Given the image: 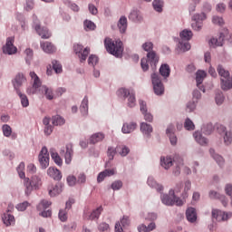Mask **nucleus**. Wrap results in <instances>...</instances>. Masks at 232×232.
I'll list each match as a JSON object with an SVG mask.
<instances>
[{
	"instance_id": "f257e3e1",
	"label": "nucleus",
	"mask_w": 232,
	"mask_h": 232,
	"mask_svg": "<svg viewBox=\"0 0 232 232\" xmlns=\"http://www.w3.org/2000/svg\"><path fill=\"white\" fill-rule=\"evenodd\" d=\"M173 162L175 164V168L173 169V175H175V177H179V175H180V169H182V168L183 172L186 173V175H189L191 173V169L184 166V159L179 155H175L173 159L169 157L161 158L160 165L165 169H169L171 166H173Z\"/></svg>"
},
{
	"instance_id": "f03ea898",
	"label": "nucleus",
	"mask_w": 232,
	"mask_h": 232,
	"mask_svg": "<svg viewBox=\"0 0 232 232\" xmlns=\"http://www.w3.org/2000/svg\"><path fill=\"white\" fill-rule=\"evenodd\" d=\"M23 183L25 195L30 197L34 189H41V187L43 186V179H41L38 175H34L31 179L24 178Z\"/></svg>"
},
{
	"instance_id": "7ed1b4c3",
	"label": "nucleus",
	"mask_w": 232,
	"mask_h": 232,
	"mask_svg": "<svg viewBox=\"0 0 232 232\" xmlns=\"http://www.w3.org/2000/svg\"><path fill=\"white\" fill-rule=\"evenodd\" d=\"M104 46L107 52L115 57H121L122 52H124L122 42L121 40L113 41L111 38H105Z\"/></svg>"
},
{
	"instance_id": "20e7f679",
	"label": "nucleus",
	"mask_w": 232,
	"mask_h": 232,
	"mask_svg": "<svg viewBox=\"0 0 232 232\" xmlns=\"http://www.w3.org/2000/svg\"><path fill=\"white\" fill-rule=\"evenodd\" d=\"M218 73L221 77V88L227 91L232 88V78L229 76V71H226L222 65L218 66Z\"/></svg>"
},
{
	"instance_id": "39448f33",
	"label": "nucleus",
	"mask_w": 232,
	"mask_h": 232,
	"mask_svg": "<svg viewBox=\"0 0 232 232\" xmlns=\"http://www.w3.org/2000/svg\"><path fill=\"white\" fill-rule=\"evenodd\" d=\"M117 93L118 97L121 99H127V106L129 108H135L137 100L135 99V93L133 92H130V90L126 88H121Z\"/></svg>"
},
{
	"instance_id": "423d86ee",
	"label": "nucleus",
	"mask_w": 232,
	"mask_h": 232,
	"mask_svg": "<svg viewBox=\"0 0 232 232\" xmlns=\"http://www.w3.org/2000/svg\"><path fill=\"white\" fill-rule=\"evenodd\" d=\"M33 28H34L35 32L42 37V39H50V37H52V34L48 31V28L41 27V23L39 22L37 15L33 16Z\"/></svg>"
},
{
	"instance_id": "0eeeda50",
	"label": "nucleus",
	"mask_w": 232,
	"mask_h": 232,
	"mask_svg": "<svg viewBox=\"0 0 232 232\" xmlns=\"http://www.w3.org/2000/svg\"><path fill=\"white\" fill-rule=\"evenodd\" d=\"M153 90L156 95H163L164 94V84H162V81L160 80V76L157 73H153L151 75Z\"/></svg>"
},
{
	"instance_id": "6e6552de",
	"label": "nucleus",
	"mask_w": 232,
	"mask_h": 232,
	"mask_svg": "<svg viewBox=\"0 0 232 232\" xmlns=\"http://www.w3.org/2000/svg\"><path fill=\"white\" fill-rule=\"evenodd\" d=\"M38 160L42 169H46V168L50 166V154L48 153V149H46V147L42 148L38 155Z\"/></svg>"
},
{
	"instance_id": "1a4fd4ad",
	"label": "nucleus",
	"mask_w": 232,
	"mask_h": 232,
	"mask_svg": "<svg viewBox=\"0 0 232 232\" xmlns=\"http://www.w3.org/2000/svg\"><path fill=\"white\" fill-rule=\"evenodd\" d=\"M161 201L165 206H182L184 204V201L180 198L176 197L174 193L172 196L163 195Z\"/></svg>"
},
{
	"instance_id": "9d476101",
	"label": "nucleus",
	"mask_w": 232,
	"mask_h": 232,
	"mask_svg": "<svg viewBox=\"0 0 232 232\" xmlns=\"http://www.w3.org/2000/svg\"><path fill=\"white\" fill-rule=\"evenodd\" d=\"M30 77L33 81V86L27 89L28 95H34L37 93V90L41 88V80L34 72H30Z\"/></svg>"
},
{
	"instance_id": "9b49d317",
	"label": "nucleus",
	"mask_w": 232,
	"mask_h": 232,
	"mask_svg": "<svg viewBox=\"0 0 232 232\" xmlns=\"http://www.w3.org/2000/svg\"><path fill=\"white\" fill-rule=\"evenodd\" d=\"M82 48V45L79 44L73 45L74 53L78 55L81 63H84L88 55H90V47H86L84 50Z\"/></svg>"
},
{
	"instance_id": "f8f14e48",
	"label": "nucleus",
	"mask_w": 232,
	"mask_h": 232,
	"mask_svg": "<svg viewBox=\"0 0 232 232\" xmlns=\"http://www.w3.org/2000/svg\"><path fill=\"white\" fill-rule=\"evenodd\" d=\"M101 213H102V208L99 207L92 211L85 210L83 213L84 220H99V217H101Z\"/></svg>"
},
{
	"instance_id": "ddd939ff",
	"label": "nucleus",
	"mask_w": 232,
	"mask_h": 232,
	"mask_svg": "<svg viewBox=\"0 0 232 232\" xmlns=\"http://www.w3.org/2000/svg\"><path fill=\"white\" fill-rule=\"evenodd\" d=\"M212 217L216 218L218 222H226V220H229V218H231L232 213L224 212L218 209H213Z\"/></svg>"
},
{
	"instance_id": "4468645a",
	"label": "nucleus",
	"mask_w": 232,
	"mask_h": 232,
	"mask_svg": "<svg viewBox=\"0 0 232 232\" xmlns=\"http://www.w3.org/2000/svg\"><path fill=\"white\" fill-rule=\"evenodd\" d=\"M204 19H206V14L204 13L194 14L192 16V21H194V23L191 24L193 30H196V32L202 30V21H204Z\"/></svg>"
},
{
	"instance_id": "2eb2a0df",
	"label": "nucleus",
	"mask_w": 232,
	"mask_h": 232,
	"mask_svg": "<svg viewBox=\"0 0 232 232\" xmlns=\"http://www.w3.org/2000/svg\"><path fill=\"white\" fill-rule=\"evenodd\" d=\"M14 37H8L6 39V44L3 47L4 53H7L8 55H14V53H17V47L14 45Z\"/></svg>"
},
{
	"instance_id": "dca6fc26",
	"label": "nucleus",
	"mask_w": 232,
	"mask_h": 232,
	"mask_svg": "<svg viewBox=\"0 0 232 232\" xmlns=\"http://www.w3.org/2000/svg\"><path fill=\"white\" fill-rule=\"evenodd\" d=\"M218 132L219 135H223L224 137V143L226 146H229L232 142V134L231 131H226V128L224 125H218Z\"/></svg>"
},
{
	"instance_id": "f3484780",
	"label": "nucleus",
	"mask_w": 232,
	"mask_h": 232,
	"mask_svg": "<svg viewBox=\"0 0 232 232\" xmlns=\"http://www.w3.org/2000/svg\"><path fill=\"white\" fill-rule=\"evenodd\" d=\"M61 153H65L64 154L65 164H71L72 157H73V145H72V143H68L65 146V150H61Z\"/></svg>"
},
{
	"instance_id": "a211bd4d",
	"label": "nucleus",
	"mask_w": 232,
	"mask_h": 232,
	"mask_svg": "<svg viewBox=\"0 0 232 232\" xmlns=\"http://www.w3.org/2000/svg\"><path fill=\"white\" fill-rule=\"evenodd\" d=\"M227 34H229L227 29H224V33H220L218 38L210 39V46H222V44H224V39H226V35H227Z\"/></svg>"
},
{
	"instance_id": "6ab92c4d",
	"label": "nucleus",
	"mask_w": 232,
	"mask_h": 232,
	"mask_svg": "<svg viewBox=\"0 0 232 232\" xmlns=\"http://www.w3.org/2000/svg\"><path fill=\"white\" fill-rule=\"evenodd\" d=\"M204 79H206V72L198 71L196 72V82H197L198 88H199V90H201V92H206V89H204V87L202 86V82H204Z\"/></svg>"
},
{
	"instance_id": "aec40b11",
	"label": "nucleus",
	"mask_w": 232,
	"mask_h": 232,
	"mask_svg": "<svg viewBox=\"0 0 232 232\" xmlns=\"http://www.w3.org/2000/svg\"><path fill=\"white\" fill-rule=\"evenodd\" d=\"M47 175L54 180H61L63 179V174H61V170H59L55 167H50L47 169Z\"/></svg>"
},
{
	"instance_id": "412c9836",
	"label": "nucleus",
	"mask_w": 232,
	"mask_h": 232,
	"mask_svg": "<svg viewBox=\"0 0 232 232\" xmlns=\"http://www.w3.org/2000/svg\"><path fill=\"white\" fill-rule=\"evenodd\" d=\"M50 197H55L63 192V184L51 185L48 188Z\"/></svg>"
},
{
	"instance_id": "4be33fe9",
	"label": "nucleus",
	"mask_w": 232,
	"mask_h": 232,
	"mask_svg": "<svg viewBox=\"0 0 232 232\" xmlns=\"http://www.w3.org/2000/svg\"><path fill=\"white\" fill-rule=\"evenodd\" d=\"M23 82H26V78L24 77V74L18 73L14 80L13 81V85L14 90L16 91L17 93V90H19V88H21V86H23Z\"/></svg>"
},
{
	"instance_id": "5701e85b",
	"label": "nucleus",
	"mask_w": 232,
	"mask_h": 232,
	"mask_svg": "<svg viewBox=\"0 0 232 232\" xmlns=\"http://www.w3.org/2000/svg\"><path fill=\"white\" fill-rule=\"evenodd\" d=\"M173 131H175V127L169 125L167 128L166 133L169 136L170 144H172V146H175L177 144V136H175V133Z\"/></svg>"
},
{
	"instance_id": "b1692460",
	"label": "nucleus",
	"mask_w": 232,
	"mask_h": 232,
	"mask_svg": "<svg viewBox=\"0 0 232 232\" xmlns=\"http://www.w3.org/2000/svg\"><path fill=\"white\" fill-rule=\"evenodd\" d=\"M186 217L188 222L192 224L197 222V210L193 208H188L186 211Z\"/></svg>"
},
{
	"instance_id": "393cba45",
	"label": "nucleus",
	"mask_w": 232,
	"mask_h": 232,
	"mask_svg": "<svg viewBox=\"0 0 232 232\" xmlns=\"http://www.w3.org/2000/svg\"><path fill=\"white\" fill-rule=\"evenodd\" d=\"M147 59L148 61H150V66L152 68H156L157 63H159V56L157 55V53L153 51L149 52L147 54Z\"/></svg>"
},
{
	"instance_id": "a878e982",
	"label": "nucleus",
	"mask_w": 232,
	"mask_h": 232,
	"mask_svg": "<svg viewBox=\"0 0 232 232\" xmlns=\"http://www.w3.org/2000/svg\"><path fill=\"white\" fill-rule=\"evenodd\" d=\"M118 28L121 34H124L128 28V18L121 16L118 22Z\"/></svg>"
},
{
	"instance_id": "bb28decb",
	"label": "nucleus",
	"mask_w": 232,
	"mask_h": 232,
	"mask_svg": "<svg viewBox=\"0 0 232 232\" xmlns=\"http://www.w3.org/2000/svg\"><path fill=\"white\" fill-rule=\"evenodd\" d=\"M41 48L45 52V53H53L55 52V46L50 42L41 43Z\"/></svg>"
},
{
	"instance_id": "cd10ccee",
	"label": "nucleus",
	"mask_w": 232,
	"mask_h": 232,
	"mask_svg": "<svg viewBox=\"0 0 232 232\" xmlns=\"http://www.w3.org/2000/svg\"><path fill=\"white\" fill-rule=\"evenodd\" d=\"M115 173V169H105L98 175L97 180L98 182H102L106 177H111Z\"/></svg>"
},
{
	"instance_id": "c85d7f7f",
	"label": "nucleus",
	"mask_w": 232,
	"mask_h": 232,
	"mask_svg": "<svg viewBox=\"0 0 232 232\" xmlns=\"http://www.w3.org/2000/svg\"><path fill=\"white\" fill-rule=\"evenodd\" d=\"M160 73L161 77H164V79L169 77V73H171V69L169 68V65L168 63L161 64L160 68Z\"/></svg>"
},
{
	"instance_id": "c756f323",
	"label": "nucleus",
	"mask_w": 232,
	"mask_h": 232,
	"mask_svg": "<svg viewBox=\"0 0 232 232\" xmlns=\"http://www.w3.org/2000/svg\"><path fill=\"white\" fill-rule=\"evenodd\" d=\"M209 198H218L219 200H221V203L223 204V206L225 208H226V206H227V199L226 198V197L219 195L218 192H217V191L211 190L209 192Z\"/></svg>"
},
{
	"instance_id": "7c9ffc66",
	"label": "nucleus",
	"mask_w": 232,
	"mask_h": 232,
	"mask_svg": "<svg viewBox=\"0 0 232 232\" xmlns=\"http://www.w3.org/2000/svg\"><path fill=\"white\" fill-rule=\"evenodd\" d=\"M2 219L5 226H14L15 224V218L8 213L4 214Z\"/></svg>"
},
{
	"instance_id": "2f4dec72",
	"label": "nucleus",
	"mask_w": 232,
	"mask_h": 232,
	"mask_svg": "<svg viewBox=\"0 0 232 232\" xmlns=\"http://www.w3.org/2000/svg\"><path fill=\"white\" fill-rule=\"evenodd\" d=\"M193 137L198 144L201 146H206L208 144V139L202 136V134L198 131L194 132Z\"/></svg>"
},
{
	"instance_id": "473e14b6",
	"label": "nucleus",
	"mask_w": 232,
	"mask_h": 232,
	"mask_svg": "<svg viewBox=\"0 0 232 232\" xmlns=\"http://www.w3.org/2000/svg\"><path fill=\"white\" fill-rule=\"evenodd\" d=\"M102 140H104V134L101 132L92 134L90 137V144H97V142H101Z\"/></svg>"
},
{
	"instance_id": "72a5a7b5",
	"label": "nucleus",
	"mask_w": 232,
	"mask_h": 232,
	"mask_svg": "<svg viewBox=\"0 0 232 232\" xmlns=\"http://www.w3.org/2000/svg\"><path fill=\"white\" fill-rule=\"evenodd\" d=\"M137 128V123L130 122V123H125L122 126L121 131L122 133H131Z\"/></svg>"
},
{
	"instance_id": "f704fd0d",
	"label": "nucleus",
	"mask_w": 232,
	"mask_h": 232,
	"mask_svg": "<svg viewBox=\"0 0 232 232\" xmlns=\"http://www.w3.org/2000/svg\"><path fill=\"white\" fill-rule=\"evenodd\" d=\"M17 95L20 97L21 104L24 108H28L30 106V102L28 101V97L25 94L21 92V90H17Z\"/></svg>"
},
{
	"instance_id": "c9c22d12",
	"label": "nucleus",
	"mask_w": 232,
	"mask_h": 232,
	"mask_svg": "<svg viewBox=\"0 0 232 232\" xmlns=\"http://www.w3.org/2000/svg\"><path fill=\"white\" fill-rule=\"evenodd\" d=\"M147 184L150 187V188H157V191H162V189H164V188L162 187V185L158 184L157 181H155V179H153V178H149Z\"/></svg>"
},
{
	"instance_id": "e433bc0d",
	"label": "nucleus",
	"mask_w": 232,
	"mask_h": 232,
	"mask_svg": "<svg viewBox=\"0 0 232 232\" xmlns=\"http://www.w3.org/2000/svg\"><path fill=\"white\" fill-rule=\"evenodd\" d=\"M140 131H142L144 135H150V133L153 131V127L146 122H142L140 124Z\"/></svg>"
},
{
	"instance_id": "4c0bfd02",
	"label": "nucleus",
	"mask_w": 232,
	"mask_h": 232,
	"mask_svg": "<svg viewBox=\"0 0 232 232\" xmlns=\"http://www.w3.org/2000/svg\"><path fill=\"white\" fill-rule=\"evenodd\" d=\"M130 21H133L134 23H138V21H140L142 17L140 16V13L137 10H133L130 12L129 15Z\"/></svg>"
},
{
	"instance_id": "58836bf2",
	"label": "nucleus",
	"mask_w": 232,
	"mask_h": 232,
	"mask_svg": "<svg viewBox=\"0 0 232 232\" xmlns=\"http://www.w3.org/2000/svg\"><path fill=\"white\" fill-rule=\"evenodd\" d=\"M179 36L181 37L182 41H189L191 40V37H193V32L185 29L179 34Z\"/></svg>"
},
{
	"instance_id": "ea45409f",
	"label": "nucleus",
	"mask_w": 232,
	"mask_h": 232,
	"mask_svg": "<svg viewBox=\"0 0 232 232\" xmlns=\"http://www.w3.org/2000/svg\"><path fill=\"white\" fill-rule=\"evenodd\" d=\"M80 111L82 115H88V97H84L80 106Z\"/></svg>"
},
{
	"instance_id": "a19ab883",
	"label": "nucleus",
	"mask_w": 232,
	"mask_h": 232,
	"mask_svg": "<svg viewBox=\"0 0 232 232\" xmlns=\"http://www.w3.org/2000/svg\"><path fill=\"white\" fill-rule=\"evenodd\" d=\"M209 152L212 155L213 159L216 160V162L218 164V166H224V158H222V156L215 154V150L213 149H210Z\"/></svg>"
},
{
	"instance_id": "79ce46f5",
	"label": "nucleus",
	"mask_w": 232,
	"mask_h": 232,
	"mask_svg": "<svg viewBox=\"0 0 232 232\" xmlns=\"http://www.w3.org/2000/svg\"><path fill=\"white\" fill-rule=\"evenodd\" d=\"M156 226L155 223H150L148 227H146V225L142 224L140 227H138V230L140 232H150L153 231V229H155Z\"/></svg>"
},
{
	"instance_id": "37998d69",
	"label": "nucleus",
	"mask_w": 232,
	"mask_h": 232,
	"mask_svg": "<svg viewBox=\"0 0 232 232\" xmlns=\"http://www.w3.org/2000/svg\"><path fill=\"white\" fill-rule=\"evenodd\" d=\"M52 122H53V126H63V124H64V122H66V121L64 120V118H63L59 115H56V116H53Z\"/></svg>"
},
{
	"instance_id": "c03bdc74",
	"label": "nucleus",
	"mask_w": 232,
	"mask_h": 232,
	"mask_svg": "<svg viewBox=\"0 0 232 232\" xmlns=\"http://www.w3.org/2000/svg\"><path fill=\"white\" fill-rule=\"evenodd\" d=\"M24 59L27 64H30V63H32V59H34V50H32L31 48H27L24 51Z\"/></svg>"
},
{
	"instance_id": "a18cd8bd",
	"label": "nucleus",
	"mask_w": 232,
	"mask_h": 232,
	"mask_svg": "<svg viewBox=\"0 0 232 232\" xmlns=\"http://www.w3.org/2000/svg\"><path fill=\"white\" fill-rule=\"evenodd\" d=\"M42 91L44 92V95H45L46 99H48V101L53 100V97H54L53 90H52L51 88H48L46 86H43Z\"/></svg>"
},
{
	"instance_id": "49530a36",
	"label": "nucleus",
	"mask_w": 232,
	"mask_h": 232,
	"mask_svg": "<svg viewBox=\"0 0 232 232\" xmlns=\"http://www.w3.org/2000/svg\"><path fill=\"white\" fill-rule=\"evenodd\" d=\"M52 206V202L46 200V199H43L40 204L37 206V210L38 211H42V209H46L49 207Z\"/></svg>"
},
{
	"instance_id": "de8ad7c7",
	"label": "nucleus",
	"mask_w": 232,
	"mask_h": 232,
	"mask_svg": "<svg viewBox=\"0 0 232 232\" xmlns=\"http://www.w3.org/2000/svg\"><path fill=\"white\" fill-rule=\"evenodd\" d=\"M154 10L156 12H162V7L164 6V2L161 0H154L152 3Z\"/></svg>"
},
{
	"instance_id": "09e8293b",
	"label": "nucleus",
	"mask_w": 232,
	"mask_h": 232,
	"mask_svg": "<svg viewBox=\"0 0 232 232\" xmlns=\"http://www.w3.org/2000/svg\"><path fill=\"white\" fill-rule=\"evenodd\" d=\"M61 222H66L68 220V210L66 208L61 209L58 214Z\"/></svg>"
},
{
	"instance_id": "8fccbe9b",
	"label": "nucleus",
	"mask_w": 232,
	"mask_h": 232,
	"mask_svg": "<svg viewBox=\"0 0 232 232\" xmlns=\"http://www.w3.org/2000/svg\"><path fill=\"white\" fill-rule=\"evenodd\" d=\"M51 157L57 166H63V159H61L57 152H51Z\"/></svg>"
},
{
	"instance_id": "3c124183",
	"label": "nucleus",
	"mask_w": 232,
	"mask_h": 232,
	"mask_svg": "<svg viewBox=\"0 0 232 232\" xmlns=\"http://www.w3.org/2000/svg\"><path fill=\"white\" fill-rule=\"evenodd\" d=\"M16 169L20 179H24H24H26V175L24 174V162H21Z\"/></svg>"
},
{
	"instance_id": "603ef678",
	"label": "nucleus",
	"mask_w": 232,
	"mask_h": 232,
	"mask_svg": "<svg viewBox=\"0 0 232 232\" xmlns=\"http://www.w3.org/2000/svg\"><path fill=\"white\" fill-rule=\"evenodd\" d=\"M52 64H53V69L54 70L55 73L63 72V65H61L57 60H53L52 62Z\"/></svg>"
},
{
	"instance_id": "864d4df0",
	"label": "nucleus",
	"mask_w": 232,
	"mask_h": 232,
	"mask_svg": "<svg viewBox=\"0 0 232 232\" xmlns=\"http://www.w3.org/2000/svg\"><path fill=\"white\" fill-rule=\"evenodd\" d=\"M184 128L187 129L188 131H191L195 130V123H193V121H190L189 118H187L184 123Z\"/></svg>"
},
{
	"instance_id": "5fc2aeb1",
	"label": "nucleus",
	"mask_w": 232,
	"mask_h": 232,
	"mask_svg": "<svg viewBox=\"0 0 232 232\" xmlns=\"http://www.w3.org/2000/svg\"><path fill=\"white\" fill-rule=\"evenodd\" d=\"M117 151H119V153H120V155H121V157H126V155H128V153H130V149H128V147H126V146H118Z\"/></svg>"
},
{
	"instance_id": "6e6d98bb",
	"label": "nucleus",
	"mask_w": 232,
	"mask_h": 232,
	"mask_svg": "<svg viewBox=\"0 0 232 232\" xmlns=\"http://www.w3.org/2000/svg\"><path fill=\"white\" fill-rule=\"evenodd\" d=\"M117 148H113V147H109L108 148V151H107V155L109 157V160H113V157H115V155L117 154Z\"/></svg>"
},
{
	"instance_id": "4d7b16f0",
	"label": "nucleus",
	"mask_w": 232,
	"mask_h": 232,
	"mask_svg": "<svg viewBox=\"0 0 232 232\" xmlns=\"http://www.w3.org/2000/svg\"><path fill=\"white\" fill-rule=\"evenodd\" d=\"M97 63H99V57H97V55L92 54L89 56L88 64L91 66H95Z\"/></svg>"
},
{
	"instance_id": "13d9d810",
	"label": "nucleus",
	"mask_w": 232,
	"mask_h": 232,
	"mask_svg": "<svg viewBox=\"0 0 232 232\" xmlns=\"http://www.w3.org/2000/svg\"><path fill=\"white\" fill-rule=\"evenodd\" d=\"M179 48H180L181 52H188V50H191V44L188 42L179 43Z\"/></svg>"
},
{
	"instance_id": "bf43d9fd",
	"label": "nucleus",
	"mask_w": 232,
	"mask_h": 232,
	"mask_svg": "<svg viewBox=\"0 0 232 232\" xmlns=\"http://www.w3.org/2000/svg\"><path fill=\"white\" fill-rule=\"evenodd\" d=\"M2 130L5 137H10V135H12V127H10L9 125H4L2 127Z\"/></svg>"
},
{
	"instance_id": "052dcab7",
	"label": "nucleus",
	"mask_w": 232,
	"mask_h": 232,
	"mask_svg": "<svg viewBox=\"0 0 232 232\" xmlns=\"http://www.w3.org/2000/svg\"><path fill=\"white\" fill-rule=\"evenodd\" d=\"M99 231L108 232L110 231V225L106 222H102L98 226Z\"/></svg>"
},
{
	"instance_id": "680f3d73",
	"label": "nucleus",
	"mask_w": 232,
	"mask_h": 232,
	"mask_svg": "<svg viewBox=\"0 0 232 232\" xmlns=\"http://www.w3.org/2000/svg\"><path fill=\"white\" fill-rule=\"evenodd\" d=\"M83 24L85 30H95V24L92 21L86 20Z\"/></svg>"
},
{
	"instance_id": "e2e57ef3",
	"label": "nucleus",
	"mask_w": 232,
	"mask_h": 232,
	"mask_svg": "<svg viewBox=\"0 0 232 232\" xmlns=\"http://www.w3.org/2000/svg\"><path fill=\"white\" fill-rule=\"evenodd\" d=\"M27 173H30V175H34V173H37V167L34 163H30L27 166Z\"/></svg>"
},
{
	"instance_id": "0e129e2a",
	"label": "nucleus",
	"mask_w": 232,
	"mask_h": 232,
	"mask_svg": "<svg viewBox=\"0 0 232 232\" xmlns=\"http://www.w3.org/2000/svg\"><path fill=\"white\" fill-rule=\"evenodd\" d=\"M28 206H30V203H28L27 201H24L23 203H20L16 206V209H18V211H25L26 208H28Z\"/></svg>"
},
{
	"instance_id": "69168bd1",
	"label": "nucleus",
	"mask_w": 232,
	"mask_h": 232,
	"mask_svg": "<svg viewBox=\"0 0 232 232\" xmlns=\"http://www.w3.org/2000/svg\"><path fill=\"white\" fill-rule=\"evenodd\" d=\"M212 23L214 24H218L219 26H222V24H224V19L220 16H214L212 18Z\"/></svg>"
},
{
	"instance_id": "338daca9",
	"label": "nucleus",
	"mask_w": 232,
	"mask_h": 232,
	"mask_svg": "<svg viewBox=\"0 0 232 232\" xmlns=\"http://www.w3.org/2000/svg\"><path fill=\"white\" fill-rule=\"evenodd\" d=\"M121 188H122V181H121V180L114 181V182L111 184V188H112L114 191L121 189Z\"/></svg>"
},
{
	"instance_id": "774afa93",
	"label": "nucleus",
	"mask_w": 232,
	"mask_h": 232,
	"mask_svg": "<svg viewBox=\"0 0 232 232\" xmlns=\"http://www.w3.org/2000/svg\"><path fill=\"white\" fill-rule=\"evenodd\" d=\"M222 102H224V94H222V92H219L216 94V103L218 104V106H220Z\"/></svg>"
}]
</instances>
